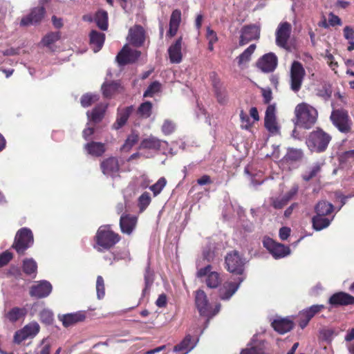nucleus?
<instances>
[{
    "instance_id": "obj_37",
    "label": "nucleus",
    "mask_w": 354,
    "mask_h": 354,
    "mask_svg": "<svg viewBox=\"0 0 354 354\" xmlns=\"http://www.w3.org/2000/svg\"><path fill=\"white\" fill-rule=\"evenodd\" d=\"M256 49L255 44H251L248 48H247L238 57V64L240 66H243L246 64H248L250 59L251 56L253 54Z\"/></svg>"
},
{
    "instance_id": "obj_62",
    "label": "nucleus",
    "mask_w": 354,
    "mask_h": 354,
    "mask_svg": "<svg viewBox=\"0 0 354 354\" xmlns=\"http://www.w3.org/2000/svg\"><path fill=\"white\" fill-rule=\"evenodd\" d=\"M92 122H87V127L83 131V137L85 140H88L89 137L94 133V127Z\"/></svg>"
},
{
    "instance_id": "obj_1",
    "label": "nucleus",
    "mask_w": 354,
    "mask_h": 354,
    "mask_svg": "<svg viewBox=\"0 0 354 354\" xmlns=\"http://www.w3.org/2000/svg\"><path fill=\"white\" fill-rule=\"evenodd\" d=\"M296 124L305 129H310L317 121V111L312 106L301 103L298 104L295 110Z\"/></svg>"
},
{
    "instance_id": "obj_13",
    "label": "nucleus",
    "mask_w": 354,
    "mask_h": 354,
    "mask_svg": "<svg viewBox=\"0 0 354 354\" xmlns=\"http://www.w3.org/2000/svg\"><path fill=\"white\" fill-rule=\"evenodd\" d=\"M100 168L106 176L115 178L119 175L120 165L118 158L115 157H109L102 161Z\"/></svg>"
},
{
    "instance_id": "obj_56",
    "label": "nucleus",
    "mask_w": 354,
    "mask_h": 354,
    "mask_svg": "<svg viewBox=\"0 0 354 354\" xmlns=\"http://www.w3.org/2000/svg\"><path fill=\"white\" fill-rule=\"evenodd\" d=\"M288 200L283 196L281 197L274 198L272 200V205L275 209H281L288 203Z\"/></svg>"
},
{
    "instance_id": "obj_32",
    "label": "nucleus",
    "mask_w": 354,
    "mask_h": 354,
    "mask_svg": "<svg viewBox=\"0 0 354 354\" xmlns=\"http://www.w3.org/2000/svg\"><path fill=\"white\" fill-rule=\"evenodd\" d=\"M87 153L94 156H101L105 151L104 145L102 142H91L85 145Z\"/></svg>"
},
{
    "instance_id": "obj_9",
    "label": "nucleus",
    "mask_w": 354,
    "mask_h": 354,
    "mask_svg": "<svg viewBox=\"0 0 354 354\" xmlns=\"http://www.w3.org/2000/svg\"><path fill=\"white\" fill-rule=\"evenodd\" d=\"M305 75V70L301 63L293 62L290 69L291 89L297 92L301 86Z\"/></svg>"
},
{
    "instance_id": "obj_16",
    "label": "nucleus",
    "mask_w": 354,
    "mask_h": 354,
    "mask_svg": "<svg viewBox=\"0 0 354 354\" xmlns=\"http://www.w3.org/2000/svg\"><path fill=\"white\" fill-rule=\"evenodd\" d=\"M260 35L259 28L255 25L244 26L241 30L239 45L244 46L253 39H258Z\"/></svg>"
},
{
    "instance_id": "obj_47",
    "label": "nucleus",
    "mask_w": 354,
    "mask_h": 354,
    "mask_svg": "<svg viewBox=\"0 0 354 354\" xmlns=\"http://www.w3.org/2000/svg\"><path fill=\"white\" fill-rule=\"evenodd\" d=\"M96 292H97V297L98 299H102L104 298L105 295V287H104V281L101 276H98L97 277L96 281Z\"/></svg>"
},
{
    "instance_id": "obj_18",
    "label": "nucleus",
    "mask_w": 354,
    "mask_h": 354,
    "mask_svg": "<svg viewBox=\"0 0 354 354\" xmlns=\"http://www.w3.org/2000/svg\"><path fill=\"white\" fill-rule=\"evenodd\" d=\"M291 32V25L283 22L279 25L276 31V43L282 48H286Z\"/></svg>"
},
{
    "instance_id": "obj_53",
    "label": "nucleus",
    "mask_w": 354,
    "mask_h": 354,
    "mask_svg": "<svg viewBox=\"0 0 354 354\" xmlns=\"http://www.w3.org/2000/svg\"><path fill=\"white\" fill-rule=\"evenodd\" d=\"M181 21V12L179 10H174L171 15L169 25L179 26Z\"/></svg>"
},
{
    "instance_id": "obj_17",
    "label": "nucleus",
    "mask_w": 354,
    "mask_h": 354,
    "mask_svg": "<svg viewBox=\"0 0 354 354\" xmlns=\"http://www.w3.org/2000/svg\"><path fill=\"white\" fill-rule=\"evenodd\" d=\"M257 66L263 72H272L277 66V57L272 53H267L259 59Z\"/></svg>"
},
{
    "instance_id": "obj_7",
    "label": "nucleus",
    "mask_w": 354,
    "mask_h": 354,
    "mask_svg": "<svg viewBox=\"0 0 354 354\" xmlns=\"http://www.w3.org/2000/svg\"><path fill=\"white\" fill-rule=\"evenodd\" d=\"M263 244L274 259L283 258L290 253V250L288 247L277 243L270 238H265Z\"/></svg>"
},
{
    "instance_id": "obj_54",
    "label": "nucleus",
    "mask_w": 354,
    "mask_h": 354,
    "mask_svg": "<svg viewBox=\"0 0 354 354\" xmlns=\"http://www.w3.org/2000/svg\"><path fill=\"white\" fill-rule=\"evenodd\" d=\"M240 119H241V127L242 129H248L251 126L252 123L250 122V119L248 115L245 113L243 110L240 112Z\"/></svg>"
},
{
    "instance_id": "obj_34",
    "label": "nucleus",
    "mask_w": 354,
    "mask_h": 354,
    "mask_svg": "<svg viewBox=\"0 0 354 354\" xmlns=\"http://www.w3.org/2000/svg\"><path fill=\"white\" fill-rule=\"evenodd\" d=\"M326 216V215H319L316 214V215L313 218V225L316 230H322L330 225L333 216L332 218L329 219L328 218L325 217Z\"/></svg>"
},
{
    "instance_id": "obj_2",
    "label": "nucleus",
    "mask_w": 354,
    "mask_h": 354,
    "mask_svg": "<svg viewBox=\"0 0 354 354\" xmlns=\"http://www.w3.org/2000/svg\"><path fill=\"white\" fill-rule=\"evenodd\" d=\"M95 248L98 251L109 250L119 242L120 237L118 234L113 232L109 225H102L99 227L96 236Z\"/></svg>"
},
{
    "instance_id": "obj_22",
    "label": "nucleus",
    "mask_w": 354,
    "mask_h": 354,
    "mask_svg": "<svg viewBox=\"0 0 354 354\" xmlns=\"http://www.w3.org/2000/svg\"><path fill=\"white\" fill-rule=\"evenodd\" d=\"M198 341V339L194 340L190 335H187L180 344L174 347L173 352L187 354L196 346Z\"/></svg>"
},
{
    "instance_id": "obj_43",
    "label": "nucleus",
    "mask_w": 354,
    "mask_h": 354,
    "mask_svg": "<svg viewBox=\"0 0 354 354\" xmlns=\"http://www.w3.org/2000/svg\"><path fill=\"white\" fill-rule=\"evenodd\" d=\"M152 104L149 102L141 104L138 109V114L143 118H149L151 114Z\"/></svg>"
},
{
    "instance_id": "obj_38",
    "label": "nucleus",
    "mask_w": 354,
    "mask_h": 354,
    "mask_svg": "<svg viewBox=\"0 0 354 354\" xmlns=\"http://www.w3.org/2000/svg\"><path fill=\"white\" fill-rule=\"evenodd\" d=\"M333 205L326 201H319L315 206V210L316 214L319 215H328L333 210Z\"/></svg>"
},
{
    "instance_id": "obj_41",
    "label": "nucleus",
    "mask_w": 354,
    "mask_h": 354,
    "mask_svg": "<svg viewBox=\"0 0 354 354\" xmlns=\"http://www.w3.org/2000/svg\"><path fill=\"white\" fill-rule=\"evenodd\" d=\"M138 134L136 132H132L125 140V142L122 147V149L126 151H129L133 146H134L138 141Z\"/></svg>"
},
{
    "instance_id": "obj_46",
    "label": "nucleus",
    "mask_w": 354,
    "mask_h": 354,
    "mask_svg": "<svg viewBox=\"0 0 354 354\" xmlns=\"http://www.w3.org/2000/svg\"><path fill=\"white\" fill-rule=\"evenodd\" d=\"M166 184L167 180L165 178L162 177L155 184L151 185L149 189L153 192L154 196H156L161 192Z\"/></svg>"
},
{
    "instance_id": "obj_4",
    "label": "nucleus",
    "mask_w": 354,
    "mask_h": 354,
    "mask_svg": "<svg viewBox=\"0 0 354 354\" xmlns=\"http://www.w3.org/2000/svg\"><path fill=\"white\" fill-rule=\"evenodd\" d=\"M33 243V235L28 228L19 230L16 236L13 248L19 254H24V251Z\"/></svg>"
},
{
    "instance_id": "obj_57",
    "label": "nucleus",
    "mask_w": 354,
    "mask_h": 354,
    "mask_svg": "<svg viewBox=\"0 0 354 354\" xmlns=\"http://www.w3.org/2000/svg\"><path fill=\"white\" fill-rule=\"evenodd\" d=\"M174 124L169 120H165L162 126V131L165 135L171 133L174 131Z\"/></svg>"
},
{
    "instance_id": "obj_30",
    "label": "nucleus",
    "mask_w": 354,
    "mask_h": 354,
    "mask_svg": "<svg viewBox=\"0 0 354 354\" xmlns=\"http://www.w3.org/2000/svg\"><path fill=\"white\" fill-rule=\"evenodd\" d=\"M105 35L104 33L96 30H92L90 33V44L95 53L98 52L102 47L104 42Z\"/></svg>"
},
{
    "instance_id": "obj_51",
    "label": "nucleus",
    "mask_w": 354,
    "mask_h": 354,
    "mask_svg": "<svg viewBox=\"0 0 354 354\" xmlns=\"http://www.w3.org/2000/svg\"><path fill=\"white\" fill-rule=\"evenodd\" d=\"M60 38L59 32H50L46 35L42 39L44 46H50V44L55 43Z\"/></svg>"
},
{
    "instance_id": "obj_6",
    "label": "nucleus",
    "mask_w": 354,
    "mask_h": 354,
    "mask_svg": "<svg viewBox=\"0 0 354 354\" xmlns=\"http://www.w3.org/2000/svg\"><path fill=\"white\" fill-rule=\"evenodd\" d=\"M225 264L229 272L240 275L242 274L245 261L237 251H233L227 254L225 257Z\"/></svg>"
},
{
    "instance_id": "obj_52",
    "label": "nucleus",
    "mask_w": 354,
    "mask_h": 354,
    "mask_svg": "<svg viewBox=\"0 0 354 354\" xmlns=\"http://www.w3.org/2000/svg\"><path fill=\"white\" fill-rule=\"evenodd\" d=\"M160 84L158 82L151 83L144 93L145 97H152L153 94L160 91Z\"/></svg>"
},
{
    "instance_id": "obj_29",
    "label": "nucleus",
    "mask_w": 354,
    "mask_h": 354,
    "mask_svg": "<svg viewBox=\"0 0 354 354\" xmlns=\"http://www.w3.org/2000/svg\"><path fill=\"white\" fill-rule=\"evenodd\" d=\"M272 326L276 331L281 334H284L292 328L293 323L288 319L280 318L274 319L272 323Z\"/></svg>"
},
{
    "instance_id": "obj_23",
    "label": "nucleus",
    "mask_w": 354,
    "mask_h": 354,
    "mask_svg": "<svg viewBox=\"0 0 354 354\" xmlns=\"http://www.w3.org/2000/svg\"><path fill=\"white\" fill-rule=\"evenodd\" d=\"M329 303L333 306L354 304V297L344 292H339L333 294L330 297Z\"/></svg>"
},
{
    "instance_id": "obj_21",
    "label": "nucleus",
    "mask_w": 354,
    "mask_h": 354,
    "mask_svg": "<svg viewBox=\"0 0 354 354\" xmlns=\"http://www.w3.org/2000/svg\"><path fill=\"white\" fill-rule=\"evenodd\" d=\"M195 302L200 315L203 316H209L210 314V306L208 304L206 294L203 290H199L196 291Z\"/></svg>"
},
{
    "instance_id": "obj_5",
    "label": "nucleus",
    "mask_w": 354,
    "mask_h": 354,
    "mask_svg": "<svg viewBox=\"0 0 354 354\" xmlns=\"http://www.w3.org/2000/svg\"><path fill=\"white\" fill-rule=\"evenodd\" d=\"M330 120L341 132L346 133L350 131L351 123L347 111L342 109L335 110L330 115Z\"/></svg>"
},
{
    "instance_id": "obj_58",
    "label": "nucleus",
    "mask_w": 354,
    "mask_h": 354,
    "mask_svg": "<svg viewBox=\"0 0 354 354\" xmlns=\"http://www.w3.org/2000/svg\"><path fill=\"white\" fill-rule=\"evenodd\" d=\"M12 258V254L8 251L3 252L0 254V268L6 266Z\"/></svg>"
},
{
    "instance_id": "obj_35",
    "label": "nucleus",
    "mask_w": 354,
    "mask_h": 354,
    "mask_svg": "<svg viewBox=\"0 0 354 354\" xmlns=\"http://www.w3.org/2000/svg\"><path fill=\"white\" fill-rule=\"evenodd\" d=\"M154 272L150 269L149 264L148 263L144 274L145 288L142 290L144 296L149 294L151 286L154 281Z\"/></svg>"
},
{
    "instance_id": "obj_60",
    "label": "nucleus",
    "mask_w": 354,
    "mask_h": 354,
    "mask_svg": "<svg viewBox=\"0 0 354 354\" xmlns=\"http://www.w3.org/2000/svg\"><path fill=\"white\" fill-rule=\"evenodd\" d=\"M114 260L115 261H119V260H125L127 261H130L131 260L130 252L128 250H124L120 253H118L115 255H114Z\"/></svg>"
},
{
    "instance_id": "obj_49",
    "label": "nucleus",
    "mask_w": 354,
    "mask_h": 354,
    "mask_svg": "<svg viewBox=\"0 0 354 354\" xmlns=\"http://www.w3.org/2000/svg\"><path fill=\"white\" fill-rule=\"evenodd\" d=\"M40 320L46 324H50L53 321V313L49 309H44L39 313Z\"/></svg>"
},
{
    "instance_id": "obj_36",
    "label": "nucleus",
    "mask_w": 354,
    "mask_h": 354,
    "mask_svg": "<svg viewBox=\"0 0 354 354\" xmlns=\"http://www.w3.org/2000/svg\"><path fill=\"white\" fill-rule=\"evenodd\" d=\"M165 142L155 137L150 136L142 141L140 147L142 149H159L162 143Z\"/></svg>"
},
{
    "instance_id": "obj_45",
    "label": "nucleus",
    "mask_w": 354,
    "mask_h": 354,
    "mask_svg": "<svg viewBox=\"0 0 354 354\" xmlns=\"http://www.w3.org/2000/svg\"><path fill=\"white\" fill-rule=\"evenodd\" d=\"M303 156V152L297 149H288L287 153L284 156L286 160L297 161L300 160Z\"/></svg>"
},
{
    "instance_id": "obj_11",
    "label": "nucleus",
    "mask_w": 354,
    "mask_h": 354,
    "mask_svg": "<svg viewBox=\"0 0 354 354\" xmlns=\"http://www.w3.org/2000/svg\"><path fill=\"white\" fill-rule=\"evenodd\" d=\"M40 326L37 322H30L22 329L17 330L14 336L15 342L19 344L29 337H34L39 332Z\"/></svg>"
},
{
    "instance_id": "obj_20",
    "label": "nucleus",
    "mask_w": 354,
    "mask_h": 354,
    "mask_svg": "<svg viewBox=\"0 0 354 354\" xmlns=\"http://www.w3.org/2000/svg\"><path fill=\"white\" fill-rule=\"evenodd\" d=\"M51 291V284L47 281H41L31 287L30 294L37 298H43L48 296Z\"/></svg>"
},
{
    "instance_id": "obj_8",
    "label": "nucleus",
    "mask_w": 354,
    "mask_h": 354,
    "mask_svg": "<svg viewBox=\"0 0 354 354\" xmlns=\"http://www.w3.org/2000/svg\"><path fill=\"white\" fill-rule=\"evenodd\" d=\"M196 276L198 278L206 277V284L210 288H217L221 282L219 273L212 271V266L210 265H207L204 268L198 269Z\"/></svg>"
},
{
    "instance_id": "obj_28",
    "label": "nucleus",
    "mask_w": 354,
    "mask_h": 354,
    "mask_svg": "<svg viewBox=\"0 0 354 354\" xmlns=\"http://www.w3.org/2000/svg\"><path fill=\"white\" fill-rule=\"evenodd\" d=\"M27 310L24 308L14 307L5 312L4 317L10 322L15 323L25 317Z\"/></svg>"
},
{
    "instance_id": "obj_15",
    "label": "nucleus",
    "mask_w": 354,
    "mask_h": 354,
    "mask_svg": "<svg viewBox=\"0 0 354 354\" xmlns=\"http://www.w3.org/2000/svg\"><path fill=\"white\" fill-rule=\"evenodd\" d=\"M140 56V52L131 49L128 45H125L117 55V61L120 65L136 62Z\"/></svg>"
},
{
    "instance_id": "obj_3",
    "label": "nucleus",
    "mask_w": 354,
    "mask_h": 354,
    "mask_svg": "<svg viewBox=\"0 0 354 354\" xmlns=\"http://www.w3.org/2000/svg\"><path fill=\"white\" fill-rule=\"evenodd\" d=\"M331 137L321 129L311 132L306 140V145L309 149L313 152L324 151L330 141Z\"/></svg>"
},
{
    "instance_id": "obj_40",
    "label": "nucleus",
    "mask_w": 354,
    "mask_h": 354,
    "mask_svg": "<svg viewBox=\"0 0 354 354\" xmlns=\"http://www.w3.org/2000/svg\"><path fill=\"white\" fill-rule=\"evenodd\" d=\"M119 84L117 82L104 83L102 86V90L103 95L109 97L113 95V93L118 89Z\"/></svg>"
},
{
    "instance_id": "obj_33",
    "label": "nucleus",
    "mask_w": 354,
    "mask_h": 354,
    "mask_svg": "<svg viewBox=\"0 0 354 354\" xmlns=\"http://www.w3.org/2000/svg\"><path fill=\"white\" fill-rule=\"evenodd\" d=\"M324 165V161H317L314 162L310 166L309 169L302 175V178L305 181H309L310 179L316 177L317 174L321 171L322 167Z\"/></svg>"
},
{
    "instance_id": "obj_24",
    "label": "nucleus",
    "mask_w": 354,
    "mask_h": 354,
    "mask_svg": "<svg viewBox=\"0 0 354 354\" xmlns=\"http://www.w3.org/2000/svg\"><path fill=\"white\" fill-rule=\"evenodd\" d=\"M85 317L84 313L80 311L58 316L59 319L65 327H69L78 322H82L85 319Z\"/></svg>"
},
{
    "instance_id": "obj_64",
    "label": "nucleus",
    "mask_w": 354,
    "mask_h": 354,
    "mask_svg": "<svg viewBox=\"0 0 354 354\" xmlns=\"http://www.w3.org/2000/svg\"><path fill=\"white\" fill-rule=\"evenodd\" d=\"M328 24L331 26H335L336 25H341L342 21L338 16L335 15L333 13L330 12L328 15Z\"/></svg>"
},
{
    "instance_id": "obj_19",
    "label": "nucleus",
    "mask_w": 354,
    "mask_h": 354,
    "mask_svg": "<svg viewBox=\"0 0 354 354\" xmlns=\"http://www.w3.org/2000/svg\"><path fill=\"white\" fill-rule=\"evenodd\" d=\"M183 39L179 37L168 48L169 61L172 64H179L183 59L182 54Z\"/></svg>"
},
{
    "instance_id": "obj_10",
    "label": "nucleus",
    "mask_w": 354,
    "mask_h": 354,
    "mask_svg": "<svg viewBox=\"0 0 354 354\" xmlns=\"http://www.w3.org/2000/svg\"><path fill=\"white\" fill-rule=\"evenodd\" d=\"M243 277H239L234 281H225L219 288V297L222 300L230 299L237 291L241 283L243 281Z\"/></svg>"
},
{
    "instance_id": "obj_25",
    "label": "nucleus",
    "mask_w": 354,
    "mask_h": 354,
    "mask_svg": "<svg viewBox=\"0 0 354 354\" xmlns=\"http://www.w3.org/2000/svg\"><path fill=\"white\" fill-rule=\"evenodd\" d=\"M137 223V218L134 216L122 215L120 219L121 231L130 234L134 230Z\"/></svg>"
},
{
    "instance_id": "obj_14",
    "label": "nucleus",
    "mask_w": 354,
    "mask_h": 354,
    "mask_svg": "<svg viewBox=\"0 0 354 354\" xmlns=\"http://www.w3.org/2000/svg\"><path fill=\"white\" fill-rule=\"evenodd\" d=\"M127 39L129 44L134 46H141L145 40L144 28L140 25H135L129 29Z\"/></svg>"
},
{
    "instance_id": "obj_59",
    "label": "nucleus",
    "mask_w": 354,
    "mask_h": 354,
    "mask_svg": "<svg viewBox=\"0 0 354 354\" xmlns=\"http://www.w3.org/2000/svg\"><path fill=\"white\" fill-rule=\"evenodd\" d=\"M241 354H266L261 347L257 346H252L250 348L243 350Z\"/></svg>"
},
{
    "instance_id": "obj_42",
    "label": "nucleus",
    "mask_w": 354,
    "mask_h": 354,
    "mask_svg": "<svg viewBox=\"0 0 354 354\" xmlns=\"http://www.w3.org/2000/svg\"><path fill=\"white\" fill-rule=\"evenodd\" d=\"M37 268V263L32 259H26L24 261L23 270L27 274L35 273Z\"/></svg>"
},
{
    "instance_id": "obj_63",
    "label": "nucleus",
    "mask_w": 354,
    "mask_h": 354,
    "mask_svg": "<svg viewBox=\"0 0 354 354\" xmlns=\"http://www.w3.org/2000/svg\"><path fill=\"white\" fill-rule=\"evenodd\" d=\"M206 37L209 43H216L218 40L216 33L209 28H207Z\"/></svg>"
},
{
    "instance_id": "obj_50",
    "label": "nucleus",
    "mask_w": 354,
    "mask_h": 354,
    "mask_svg": "<svg viewBox=\"0 0 354 354\" xmlns=\"http://www.w3.org/2000/svg\"><path fill=\"white\" fill-rule=\"evenodd\" d=\"M151 203L149 193L145 192L138 198V206L141 211H143Z\"/></svg>"
},
{
    "instance_id": "obj_48",
    "label": "nucleus",
    "mask_w": 354,
    "mask_h": 354,
    "mask_svg": "<svg viewBox=\"0 0 354 354\" xmlns=\"http://www.w3.org/2000/svg\"><path fill=\"white\" fill-rule=\"evenodd\" d=\"M98 100V96L94 94L86 93L81 98V104L84 107H87Z\"/></svg>"
},
{
    "instance_id": "obj_61",
    "label": "nucleus",
    "mask_w": 354,
    "mask_h": 354,
    "mask_svg": "<svg viewBox=\"0 0 354 354\" xmlns=\"http://www.w3.org/2000/svg\"><path fill=\"white\" fill-rule=\"evenodd\" d=\"M325 57L330 67L333 70H335V68L337 67V62L334 60L333 55L328 50H326Z\"/></svg>"
},
{
    "instance_id": "obj_27",
    "label": "nucleus",
    "mask_w": 354,
    "mask_h": 354,
    "mask_svg": "<svg viewBox=\"0 0 354 354\" xmlns=\"http://www.w3.org/2000/svg\"><path fill=\"white\" fill-rule=\"evenodd\" d=\"M44 15V8L43 7L34 8L29 16L21 19V24L27 26L35 24L39 22Z\"/></svg>"
},
{
    "instance_id": "obj_31",
    "label": "nucleus",
    "mask_w": 354,
    "mask_h": 354,
    "mask_svg": "<svg viewBox=\"0 0 354 354\" xmlns=\"http://www.w3.org/2000/svg\"><path fill=\"white\" fill-rule=\"evenodd\" d=\"M132 110V106H129L118 111L117 120L113 126L115 129H119L125 124Z\"/></svg>"
},
{
    "instance_id": "obj_26",
    "label": "nucleus",
    "mask_w": 354,
    "mask_h": 354,
    "mask_svg": "<svg viewBox=\"0 0 354 354\" xmlns=\"http://www.w3.org/2000/svg\"><path fill=\"white\" fill-rule=\"evenodd\" d=\"M107 106L106 104H99L95 106L91 112L87 111L86 115L88 121L95 124L101 122L104 118Z\"/></svg>"
},
{
    "instance_id": "obj_12",
    "label": "nucleus",
    "mask_w": 354,
    "mask_h": 354,
    "mask_svg": "<svg viewBox=\"0 0 354 354\" xmlns=\"http://www.w3.org/2000/svg\"><path fill=\"white\" fill-rule=\"evenodd\" d=\"M264 124L265 127L270 133L277 134L279 132V126L277 122L276 108L274 105L270 104L267 107Z\"/></svg>"
},
{
    "instance_id": "obj_44",
    "label": "nucleus",
    "mask_w": 354,
    "mask_h": 354,
    "mask_svg": "<svg viewBox=\"0 0 354 354\" xmlns=\"http://www.w3.org/2000/svg\"><path fill=\"white\" fill-rule=\"evenodd\" d=\"M324 306L323 305H313L310 306L309 308H307L303 310L300 313V316L307 317L308 319H310L318 312H319L322 309H323Z\"/></svg>"
},
{
    "instance_id": "obj_39",
    "label": "nucleus",
    "mask_w": 354,
    "mask_h": 354,
    "mask_svg": "<svg viewBox=\"0 0 354 354\" xmlns=\"http://www.w3.org/2000/svg\"><path fill=\"white\" fill-rule=\"evenodd\" d=\"M95 21L97 26L103 30H106L108 28V15L106 11L100 10L95 14Z\"/></svg>"
},
{
    "instance_id": "obj_55",
    "label": "nucleus",
    "mask_w": 354,
    "mask_h": 354,
    "mask_svg": "<svg viewBox=\"0 0 354 354\" xmlns=\"http://www.w3.org/2000/svg\"><path fill=\"white\" fill-rule=\"evenodd\" d=\"M332 95L331 87L329 85H324L322 88L319 91V95L323 97L324 100H328Z\"/></svg>"
}]
</instances>
